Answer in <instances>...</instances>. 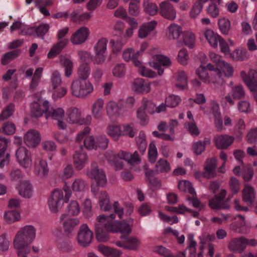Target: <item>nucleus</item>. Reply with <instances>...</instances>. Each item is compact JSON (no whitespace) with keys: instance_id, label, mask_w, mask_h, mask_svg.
Instances as JSON below:
<instances>
[{"instance_id":"obj_40","label":"nucleus","mask_w":257,"mask_h":257,"mask_svg":"<svg viewBox=\"0 0 257 257\" xmlns=\"http://www.w3.org/2000/svg\"><path fill=\"white\" fill-rule=\"evenodd\" d=\"M106 133L114 140L117 141L122 136V129L119 125H109L106 128Z\"/></svg>"},{"instance_id":"obj_26","label":"nucleus","mask_w":257,"mask_h":257,"mask_svg":"<svg viewBox=\"0 0 257 257\" xmlns=\"http://www.w3.org/2000/svg\"><path fill=\"white\" fill-rule=\"evenodd\" d=\"M88 156L83 152L76 151L73 155V163L76 170H81L87 163Z\"/></svg>"},{"instance_id":"obj_13","label":"nucleus","mask_w":257,"mask_h":257,"mask_svg":"<svg viewBox=\"0 0 257 257\" xmlns=\"http://www.w3.org/2000/svg\"><path fill=\"white\" fill-rule=\"evenodd\" d=\"M90 31L87 27H81L72 34L70 41L74 45L82 44L87 40Z\"/></svg>"},{"instance_id":"obj_34","label":"nucleus","mask_w":257,"mask_h":257,"mask_svg":"<svg viewBox=\"0 0 257 257\" xmlns=\"http://www.w3.org/2000/svg\"><path fill=\"white\" fill-rule=\"evenodd\" d=\"M204 36L210 46L214 48L217 47L218 43L221 38L220 36L215 33L210 29H207L205 31Z\"/></svg>"},{"instance_id":"obj_38","label":"nucleus","mask_w":257,"mask_h":257,"mask_svg":"<svg viewBox=\"0 0 257 257\" xmlns=\"http://www.w3.org/2000/svg\"><path fill=\"white\" fill-rule=\"evenodd\" d=\"M217 72L221 73L223 76L230 77L232 76L233 70L232 67L225 61L221 62L216 67Z\"/></svg>"},{"instance_id":"obj_4","label":"nucleus","mask_w":257,"mask_h":257,"mask_svg":"<svg viewBox=\"0 0 257 257\" xmlns=\"http://www.w3.org/2000/svg\"><path fill=\"white\" fill-rule=\"evenodd\" d=\"M86 175L90 179H94L97 186L105 187L107 183L106 176L104 171L98 168L96 162H92L91 168L86 172Z\"/></svg>"},{"instance_id":"obj_64","label":"nucleus","mask_w":257,"mask_h":257,"mask_svg":"<svg viewBox=\"0 0 257 257\" xmlns=\"http://www.w3.org/2000/svg\"><path fill=\"white\" fill-rule=\"evenodd\" d=\"M246 141L249 144H257V128L250 129L246 136Z\"/></svg>"},{"instance_id":"obj_51","label":"nucleus","mask_w":257,"mask_h":257,"mask_svg":"<svg viewBox=\"0 0 257 257\" xmlns=\"http://www.w3.org/2000/svg\"><path fill=\"white\" fill-rule=\"evenodd\" d=\"M254 197L253 189L249 186H246L243 190V200L244 202L251 203L253 201Z\"/></svg>"},{"instance_id":"obj_1","label":"nucleus","mask_w":257,"mask_h":257,"mask_svg":"<svg viewBox=\"0 0 257 257\" xmlns=\"http://www.w3.org/2000/svg\"><path fill=\"white\" fill-rule=\"evenodd\" d=\"M114 218V214L109 216L100 215L97 217L95 228L96 238L99 241H106L109 238L108 232H120L126 234L131 233V226L133 222L132 218H127L126 222L123 221L118 222L113 221Z\"/></svg>"},{"instance_id":"obj_3","label":"nucleus","mask_w":257,"mask_h":257,"mask_svg":"<svg viewBox=\"0 0 257 257\" xmlns=\"http://www.w3.org/2000/svg\"><path fill=\"white\" fill-rule=\"evenodd\" d=\"M70 90L73 96L85 98L93 92V86L89 80L76 79L72 82Z\"/></svg>"},{"instance_id":"obj_57","label":"nucleus","mask_w":257,"mask_h":257,"mask_svg":"<svg viewBox=\"0 0 257 257\" xmlns=\"http://www.w3.org/2000/svg\"><path fill=\"white\" fill-rule=\"evenodd\" d=\"M232 55L233 58L238 61H245L249 58V55L245 49H236Z\"/></svg>"},{"instance_id":"obj_61","label":"nucleus","mask_w":257,"mask_h":257,"mask_svg":"<svg viewBox=\"0 0 257 257\" xmlns=\"http://www.w3.org/2000/svg\"><path fill=\"white\" fill-rule=\"evenodd\" d=\"M158 156L157 148L154 142H151L149 146L148 158L150 162L154 163L156 162Z\"/></svg>"},{"instance_id":"obj_58","label":"nucleus","mask_w":257,"mask_h":257,"mask_svg":"<svg viewBox=\"0 0 257 257\" xmlns=\"http://www.w3.org/2000/svg\"><path fill=\"white\" fill-rule=\"evenodd\" d=\"M179 189L183 192H188L190 194H195V191L190 182L188 181H181L178 184Z\"/></svg>"},{"instance_id":"obj_60","label":"nucleus","mask_w":257,"mask_h":257,"mask_svg":"<svg viewBox=\"0 0 257 257\" xmlns=\"http://www.w3.org/2000/svg\"><path fill=\"white\" fill-rule=\"evenodd\" d=\"M51 81L53 88H57L60 87L62 83V78L60 73L58 70H55L53 72Z\"/></svg>"},{"instance_id":"obj_31","label":"nucleus","mask_w":257,"mask_h":257,"mask_svg":"<svg viewBox=\"0 0 257 257\" xmlns=\"http://www.w3.org/2000/svg\"><path fill=\"white\" fill-rule=\"evenodd\" d=\"M181 33L182 28L175 23H172L167 28L166 35L169 40H176Z\"/></svg>"},{"instance_id":"obj_23","label":"nucleus","mask_w":257,"mask_h":257,"mask_svg":"<svg viewBox=\"0 0 257 257\" xmlns=\"http://www.w3.org/2000/svg\"><path fill=\"white\" fill-rule=\"evenodd\" d=\"M217 159L216 158L208 159L205 163L203 176L207 179L214 178L216 176Z\"/></svg>"},{"instance_id":"obj_39","label":"nucleus","mask_w":257,"mask_h":257,"mask_svg":"<svg viewBox=\"0 0 257 257\" xmlns=\"http://www.w3.org/2000/svg\"><path fill=\"white\" fill-rule=\"evenodd\" d=\"M43 69L41 67L37 68L33 75L30 83V89L33 91L38 86L43 73Z\"/></svg>"},{"instance_id":"obj_45","label":"nucleus","mask_w":257,"mask_h":257,"mask_svg":"<svg viewBox=\"0 0 257 257\" xmlns=\"http://www.w3.org/2000/svg\"><path fill=\"white\" fill-rule=\"evenodd\" d=\"M171 170L170 165L169 162L163 159H160L157 163L155 167V171L157 173H166L169 172Z\"/></svg>"},{"instance_id":"obj_21","label":"nucleus","mask_w":257,"mask_h":257,"mask_svg":"<svg viewBox=\"0 0 257 257\" xmlns=\"http://www.w3.org/2000/svg\"><path fill=\"white\" fill-rule=\"evenodd\" d=\"M24 142L29 147H36L41 140L39 133L35 130H31L26 133L24 136Z\"/></svg>"},{"instance_id":"obj_12","label":"nucleus","mask_w":257,"mask_h":257,"mask_svg":"<svg viewBox=\"0 0 257 257\" xmlns=\"http://www.w3.org/2000/svg\"><path fill=\"white\" fill-rule=\"evenodd\" d=\"M16 156L20 165L27 168L31 166L32 160L30 153L24 147H20L16 151Z\"/></svg>"},{"instance_id":"obj_25","label":"nucleus","mask_w":257,"mask_h":257,"mask_svg":"<svg viewBox=\"0 0 257 257\" xmlns=\"http://www.w3.org/2000/svg\"><path fill=\"white\" fill-rule=\"evenodd\" d=\"M223 75L216 70L215 72L211 75L210 83L212 87L216 91L221 92L224 89L225 81L223 78Z\"/></svg>"},{"instance_id":"obj_37","label":"nucleus","mask_w":257,"mask_h":257,"mask_svg":"<svg viewBox=\"0 0 257 257\" xmlns=\"http://www.w3.org/2000/svg\"><path fill=\"white\" fill-rule=\"evenodd\" d=\"M209 205L213 209H227L230 207L228 200L223 201L215 197L209 201Z\"/></svg>"},{"instance_id":"obj_63","label":"nucleus","mask_w":257,"mask_h":257,"mask_svg":"<svg viewBox=\"0 0 257 257\" xmlns=\"http://www.w3.org/2000/svg\"><path fill=\"white\" fill-rule=\"evenodd\" d=\"M68 211L71 215H77L80 211V207L76 200L71 201L69 204L68 207Z\"/></svg>"},{"instance_id":"obj_50","label":"nucleus","mask_w":257,"mask_h":257,"mask_svg":"<svg viewBox=\"0 0 257 257\" xmlns=\"http://www.w3.org/2000/svg\"><path fill=\"white\" fill-rule=\"evenodd\" d=\"M231 93L234 99H240L244 98L245 91L241 85L238 84L231 87Z\"/></svg>"},{"instance_id":"obj_47","label":"nucleus","mask_w":257,"mask_h":257,"mask_svg":"<svg viewBox=\"0 0 257 257\" xmlns=\"http://www.w3.org/2000/svg\"><path fill=\"white\" fill-rule=\"evenodd\" d=\"M187 238L188 245L186 250L189 251V257H196L197 243L194 239V235L189 234Z\"/></svg>"},{"instance_id":"obj_62","label":"nucleus","mask_w":257,"mask_h":257,"mask_svg":"<svg viewBox=\"0 0 257 257\" xmlns=\"http://www.w3.org/2000/svg\"><path fill=\"white\" fill-rule=\"evenodd\" d=\"M126 68L124 64H117L113 68L112 74L116 77H123L126 73Z\"/></svg>"},{"instance_id":"obj_35","label":"nucleus","mask_w":257,"mask_h":257,"mask_svg":"<svg viewBox=\"0 0 257 257\" xmlns=\"http://www.w3.org/2000/svg\"><path fill=\"white\" fill-rule=\"evenodd\" d=\"M105 157L109 164L114 166L115 170H118L122 168L123 163L118 161L117 154H115L113 151L106 152Z\"/></svg>"},{"instance_id":"obj_33","label":"nucleus","mask_w":257,"mask_h":257,"mask_svg":"<svg viewBox=\"0 0 257 257\" xmlns=\"http://www.w3.org/2000/svg\"><path fill=\"white\" fill-rule=\"evenodd\" d=\"M60 63L64 68L65 76L69 77L72 74L73 63L68 57L65 56H60Z\"/></svg>"},{"instance_id":"obj_17","label":"nucleus","mask_w":257,"mask_h":257,"mask_svg":"<svg viewBox=\"0 0 257 257\" xmlns=\"http://www.w3.org/2000/svg\"><path fill=\"white\" fill-rule=\"evenodd\" d=\"M60 221L63 225L65 232L68 234L71 233L74 228L80 223L78 218H69L65 213L61 215Z\"/></svg>"},{"instance_id":"obj_20","label":"nucleus","mask_w":257,"mask_h":257,"mask_svg":"<svg viewBox=\"0 0 257 257\" xmlns=\"http://www.w3.org/2000/svg\"><path fill=\"white\" fill-rule=\"evenodd\" d=\"M132 89L138 93H148L151 90V84L142 78H136L132 82Z\"/></svg>"},{"instance_id":"obj_53","label":"nucleus","mask_w":257,"mask_h":257,"mask_svg":"<svg viewBox=\"0 0 257 257\" xmlns=\"http://www.w3.org/2000/svg\"><path fill=\"white\" fill-rule=\"evenodd\" d=\"M177 83L176 86L180 89H183L187 86V77L185 72L181 71L178 72Z\"/></svg>"},{"instance_id":"obj_55","label":"nucleus","mask_w":257,"mask_h":257,"mask_svg":"<svg viewBox=\"0 0 257 257\" xmlns=\"http://www.w3.org/2000/svg\"><path fill=\"white\" fill-rule=\"evenodd\" d=\"M140 0H131L128 6V13L134 16H137L140 11Z\"/></svg>"},{"instance_id":"obj_48","label":"nucleus","mask_w":257,"mask_h":257,"mask_svg":"<svg viewBox=\"0 0 257 257\" xmlns=\"http://www.w3.org/2000/svg\"><path fill=\"white\" fill-rule=\"evenodd\" d=\"M219 29L224 35H228L230 30V21L226 18H222L219 19L218 22Z\"/></svg>"},{"instance_id":"obj_49","label":"nucleus","mask_w":257,"mask_h":257,"mask_svg":"<svg viewBox=\"0 0 257 257\" xmlns=\"http://www.w3.org/2000/svg\"><path fill=\"white\" fill-rule=\"evenodd\" d=\"M20 195L25 198H30L32 195L31 185L28 181L23 182L19 189Z\"/></svg>"},{"instance_id":"obj_32","label":"nucleus","mask_w":257,"mask_h":257,"mask_svg":"<svg viewBox=\"0 0 257 257\" xmlns=\"http://www.w3.org/2000/svg\"><path fill=\"white\" fill-rule=\"evenodd\" d=\"M88 184L86 180L81 178H76L73 181L71 188L74 192H84L87 189Z\"/></svg>"},{"instance_id":"obj_29","label":"nucleus","mask_w":257,"mask_h":257,"mask_svg":"<svg viewBox=\"0 0 257 257\" xmlns=\"http://www.w3.org/2000/svg\"><path fill=\"white\" fill-rule=\"evenodd\" d=\"M100 208L101 210L106 211L111 208L110 199L108 193L105 191H101L97 197Z\"/></svg>"},{"instance_id":"obj_8","label":"nucleus","mask_w":257,"mask_h":257,"mask_svg":"<svg viewBox=\"0 0 257 257\" xmlns=\"http://www.w3.org/2000/svg\"><path fill=\"white\" fill-rule=\"evenodd\" d=\"M50 103L47 100L39 98L37 101H34L31 107V114L34 117L41 116L44 113L47 115V112L49 109Z\"/></svg>"},{"instance_id":"obj_59","label":"nucleus","mask_w":257,"mask_h":257,"mask_svg":"<svg viewBox=\"0 0 257 257\" xmlns=\"http://www.w3.org/2000/svg\"><path fill=\"white\" fill-rule=\"evenodd\" d=\"M196 74L203 82L206 84L210 83L209 77L207 72L206 68L202 65H200V66L197 69Z\"/></svg>"},{"instance_id":"obj_43","label":"nucleus","mask_w":257,"mask_h":257,"mask_svg":"<svg viewBox=\"0 0 257 257\" xmlns=\"http://www.w3.org/2000/svg\"><path fill=\"white\" fill-rule=\"evenodd\" d=\"M91 72V68L88 65L81 64L77 70L78 77L76 79L88 80V78Z\"/></svg>"},{"instance_id":"obj_16","label":"nucleus","mask_w":257,"mask_h":257,"mask_svg":"<svg viewBox=\"0 0 257 257\" xmlns=\"http://www.w3.org/2000/svg\"><path fill=\"white\" fill-rule=\"evenodd\" d=\"M50 26L47 23H42L38 25L29 27L28 35L37 36L42 39H44L45 35L48 32Z\"/></svg>"},{"instance_id":"obj_52","label":"nucleus","mask_w":257,"mask_h":257,"mask_svg":"<svg viewBox=\"0 0 257 257\" xmlns=\"http://www.w3.org/2000/svg\"><path fill=\"white\" fill-rule=\"evenodd\" d=\"M20 218V213L16 211H8L4 214L5 220L9 224L19 220Z\"/></svg>"},{"instance_id":"obj_22","label":"nucleus","mask_w":257,"mask_h":257,"mask_svg":"<svg viewBox=\"0 0 257 257\" xmlns=\"http://www.w3.org/2000/svg\"><path fill=\"white\" fill-rule=\"evenodd\" d=\"M234 140L233 137L225 134L217 135L214 138L216 147L219 149L227 148L233 143Z\"/></svg>"},{"instance_id":"obj_27","label":"nucleus","mask_w":257,"mask_h":257,"mask_svg":"<svg viewBox=\"0 0 257 257\" xmlns=\"http://www.w3.org/2000/svg\"><path fill=\"white\" fill-rule=\"evenodd\" d=\"M67 121L71 124L79 123L82 124L80 119V112L76 107L69 108L66 112Z\"/></svg>"},{"instance_id":"obj_42","label":"nucleus","mask_w":257,"mask_h":257,"mask_svg":"<svg viewBox=\"0 0 257 257\" xmlns=\"http://www.w3.org/2000/svg\"><path fill=\"white\" fill-rule=\"evenodd\" d=\"M98 250L106 256H114V257H119L121 252L115 248H111L103 245L98 246Z\"/></svg>"},{"instance_id":"obj_41","label":"nucleus","mask_w":257,"mask_h":257,"mask_svg":"<svg viewBox=\"0 0 257 257\" xmlns=\"http://www.w3.org/2000/svg\"><path fill=\"white\" fill-rule=\"evenodd\" d=\"M144 11L148 15L154 16L158 11V8L155 3L151 0H144L143 3Z\"/></svg>"},{"instance_id":"obj_6","label":"nucleus","mask_w":257,"mask_h":257,"mask_svg":"<svg viewBox=\"0 0 257 257\" xmlns=\"http://www.w3.org/2000/svg\"><path fill=\"white\" fill-rule=\"evenodd\" d=\"M65 116V111L61 107L48 109L47 112L46 118L50 117L53 120L57 121V126L59 129L65 130L67 128V124L64 121Z\"/></svg>"},{"instance_id":"obj_2","label":"nucleus","mask_w":257,"mask_h":257,"mask_svg":"<svg viewBox=\"0 0 257 257\" xmlns=\"http://www.w3.org/2000/svg\"><path fill=\"white\" fill-rule=\"evenodd\" d=\"M36 230L32 225H26L22 227L16 233L13 244L17 249L18 255L22 253H29L31 247L29 246L36 237Z\"/></svg>"},{"instance_id":"obj_19","label":"nucleus","mask_w":257,"mask_h":257,"mask_svg":"<svg viewBox=\"0 0 257 257\" xmlns=\"http://www.w3.org/2000/svg\"><path fill=\"white\" fill-rule=\"evenodd\" d=\"M245 237L241 236L232 238L228 242V248L231 251L241 253L245 249Z\"/></svg>"},{"instance_id":"obj_54","label":"nucleus","mask_w":257,"mask_h":257,"mask_svg":"<svg viewBox=\"0 0 257 257\" xmlns=\"http://www.w3.org/2000/svg\"><path fill=\"white\" fill-rule=\"evenodd\" d=\"M183 41L185 44L189 48H192L196 41L194 34L190 31H185L183 33Z\"/></svg>"},{"instance_id":"obj_46","label":"nucleus","mask_w":257,"mask_h":257,"mask_svg":"<svg viewBox=\"0 0 257 257\" xmlns=\"http://www.w3.org/2000/svg\"><path fill=\"white\" fill-rule=\"evenodd\" d=\"M108 40L102 37L99 39L93 46V52L107 53Z\"/></svg>"},{"instance_id":"obj_15","label":"nucleus","mask_w":257,"mask_h":257,"mask_svg":"<svg viewBox=\"0 0 257 257\" xmlns=\"http://www.w3.org/2000/svg\"><path fill=\"white\" fill-rule=\"evenodd\" d=\"M240 76L250 91L257 89V72L255 70H250L248 74L244 71H242Z\"/></svg>"},{"instance_id":"obj_18","label":"nucleus","mask_w":257,"mask_h":257,"mask_svg":"<svg viewBox=\"0 0 257 257\" xmlns=\"http://www.w3.org/2000/svg\"><path fill=\"white\" fill-rule=\"evenodd\" d=\"M124 102L123 100H120L118 102L114 101H109L106 104V111L108 115H120L123 113V108Z\"/></svg>"},{"instance_id":"obj_56","label":"nucleus","mask_w":257,"mask_h":257,"mask_svg":"<svg viewBox=\"0 0 257 257\" xmlns=\"http://www.w3.org/2000/svg\"><path fill=\"white\" fill-rule=\"evenodd\" d=\"M138 148L140 152L143 154L146 150L147 142L146 136L144 132H141L139 136L136 139Z\"/></svg>"},{"instance_id":"obj_28","label":"nucleus","mask_w":257,"mask_h":257,"mask_svg":"<svg viewBox=\"0 0 257 257\" xmlns=\"http://www.w3.org/2000/svg\"><path fill=\"white\" fill-rule=\"evenodd\" d=\"M68 43V41L66 39H64L59 41L51 49L47 54L48 58L49 59H52L55 57L62 51Z\"/></svg>"},{"instance_id":"obj_10","label":"nucleus","mask_w":257,"mask_h":257,"mask_svg":"<svg viewBox=\"0 0 257 257\" xmlns=\"http://www.w3.org/2000/svg\"><path fill=\"white\" fill-rule=\"evenodd\" d=\"M121 239L114 242L117 246L134 250H137L139 248L140 241L136 237L121 236Z\"/></svg>"},{"instance_id":"obj_30","label":"nucleus","mask_w":257,"mask_h":257,"mask_svg":"<svg viewBox=\"0 0 257 257\" xmlns=\"http://www.w3.org/2000/svg\"><path fill=\"white\" fill-rule=\"evenodd\" d=\"M156 26V22L155 21L143 24L139 30V37L141 39L146 38L155 29Z\"/></svg>"},{"instance_id":"obj_7","label":"nucleus","mask_w":257,"mask_h":257,"mask_svg":"<svg viewBox=\"0 0 257 257\" xmlns=\"http://www.w3.org/2000/svg\"><path fill=\"white\" fill-rule=\"evenodd\" d=\"M77 238L79 244L83 247H86L91 243L93 238V233L87 224H83L81 225Z\"/></svg>"},{"instance_id":"obj_9","label":"nucleus","mask_w":257,"mask_h":257,"mask_svg":"<svg viewBox=\"0 0 257 257\" xmlns=\"http://www.w3.org/2000/svg\"><path fill=\"white\" fill-rule=\"evenodd\" d=\"M90 129L88 127H85L84 129L80 132L75 139L76 142H80L83 139H84V145L87 150H92L97 148V145L93 136H87L90 133Z\"/></svg>"},{"instance_id":"obj_14","label":"nucleus","mask_w":257,"mask_h":257,"mask_svg":"<svg viewBox=\"0 0 257 257\" xmlns=\"http://www.w3.org/2000/svg\"><path fill=\"white\" fill-rule=\"evenodd\" d=\"M154 61L150 62V65L158 70L159 75L164 73V69L162 66H168L171 64V60L167 56L162 55H156L153 57Z\"/></svg>"},{"instance_id":"obj_24","label":"nucleus","mask_w":257,"mask_h":257,"mask_svg":"<svg viewBox=\"0 0 257 257\" xmlns=\"http://www.w3.org/2000/svg\"><path fill=\"white\" fill-rule=\"evenodd\" d=\"M49 170L46 161L41 159H38L35 161L34 171L37 176L45 177L48 175Z\"/></svg>"},{"instance_id":"obj_5","label":"nucleus","mask_w":257,"mask_h":257,"mask_svg":"<svg viewBox=\"0 0 257 257\" xmlns=\"http://www.w3.org/2000/svg\"><path fill=\"white\" fill-rule=\"evenodd\" d=\"M64 203V195L62 190L55 189L48 200V206L52 213H57L62 208Z\"/></svg>"},{"instance_id":"obj_44","label":"nucleus","mask_w":257,"mask_h":257,"mask_svg":"<svg viewBox=\"0 0 257 257\" xmlns=\"http://www.w3.org/2000/svg\"><path fill=\"white\" fill-rule=\"evenodd\" d=\"M28 28L24 23L21 21L14 22L10 27V31L13 32L16 30H19V34L21 35H28Z\"/></svg>"},{"instance_id":"obj_36","label":"nucleus","mask_w":257,"mask_h":257,"mask_svg":"<svg viewBox=\"0 0 257 257\" xmlns=\"http://www.w3.org/2000/svg\"><path fill=\"white\" fill-rule=\"evenodd\" d=\"M104 106V101L101 98L96 99L92 106V112L93 116L96 118H101Z\"/></svg>"},{"instance_id":"obj_11","label":"nucleus","mask_w":257,"mask_h":257,"mask_svg":"<svg viewBox=\"0 0 257 257\" xmlns=\"http://www.w3.org/2000/svg\"><path fill=\"white\" fill-rule=\"evenodd\" d=\"M160 15L164 18L173 21L177 17L176 11L172 4L165 1L161 2L159 5Z\"/></svg>"}]
</instances>
